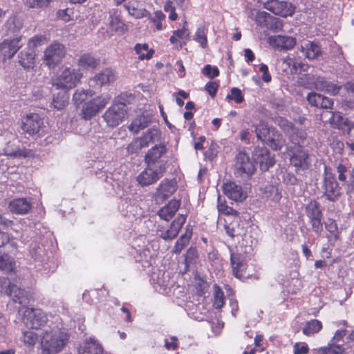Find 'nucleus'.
<instances>
[{
  "label": "nucleus",
  "instance_id": "1",
  "mask_svg": "<svg viewBox=\"0 0 354 354\" xmlns=\"http://www.w3.org/2000/svg\"><path fill=\"white\" fill-rule=\"evenodd\" d=\"M41 240V236L35 237L30 244L29 254L37 270L44 275L50 274L55 272L57 266L53 260L51 252L46 249Z\"/></svg>",
  "mask_w": 354,
  "mask_h": 354
},
{
  "label": "nucleus",
  "instance_id": "2",
  "mask_svg": "<svg viewBox=\"0 0 354 354\" xmlns=\"http://www.w3.org/2000/svg\"><path fill=\"white\" fill-rule=\"evenodd\" d=\"M68 340L67 333L58 327L45 330L41 339L42 354H55L60 352Z\"/></svg>",
  "mask_w": 354,
  "mask_h": 354
},
{
  "label": "nucleus",
  "instance_id": "3",
  "mask_svg": "<svg viewBox=\"0 0 354 354\" xmlns=\"http://www.w3.org/2000/svg\"><path fill=\"white\" fill-rule=\"evenodd\" d=\"M148 245L149 242L143 235L135 238L131 243V255L136 262L141 263L144 269L149 268L153 262L152 254Z\"/></svg>",
  "mask_w": 354,
  "mask_h": 354
},
{
  "label": "nucleus",
  "instance_id": "4",
  "mask_svg": "<svg viewBox=\"0 0 354 354\" xmlns=\"http://www.w3.org/2000/svg\"><path fill=\"white\" fill-rule=\"evenodd\" d=\"M22 133L30 136H43L48 131V126L38 113H31L21 119Z\"/></svg>",
  "mask_w": 354,
  "mask_h": 354
},
{
  "label": "nucleus",
  "instance_id": "5",
  "mask_svg": "<svg viewBox=\"0 0 354 354\" xmlns=\"http://www.w3.org/2000/svg\"><path fill=\"white\" fill-rule=\"evenodd\" d=\"M82 73L79 69L73 67L62 68L53 84L56 88L67 90L74 88L80 81Z\"/></svg>",
  "mask_w": 354,
  "mask_h": 354
},
{
  "label": "nucleus",
  "instance_id": "6",
  "mask_svg": "<svg viewBox=\"0 0 354 354\" xmlns=\"http://www.w3.org/2000/svg\"><path fill=\"white\" fill-rule=\"evenodd\" d=\"M167 151V149L165 144L156 145L151 147L145 155V162L148 167L165 172L167 162L165 156Z\"/></svg>",
  "mask_w": 354,
  "mask_h": 354
},
{
  "label": "nucleus",
  "instance_id": "7",
  "mask_svg": "<svg viewBox=\"0 0 354 354\" xmlns=\"http://www.w3.org/2000/svg\"><path fill=\"white\" fill-rule=\"evenodd\" d=\"M22 322L28 328L38 330L47 324L48 317L42 310L27 307L24 310Z\"/></svg>",
  "mask_w": 354,
  "mask_h": 354
},
{
  "label": "nucleus",
  "instance_id": "8",
  "mask_svg": "<svg viewBox=\"0 0 354 354\" xmlns=\"http://www.w3.org/2000/svg\"><path fill=\"white\" fill-rule=\"evenodd\" d=\"M290 152V162L291 165L295 167L297 171L307 170L310 166L309 153L305 150L302 145L288 147Z\"/></svg>",
  "mask_w": 354,
  "mask_h": 354
},
{
  "label": "nucleus",
  "instance_id": "9",
  "mask_svg": "<svg viewBox=\"0 0 354 354\" xmlns=\"http://www.w3.org/2000/svg\"><path fill=\"white\" fill-rule=\"evenodd\" d=\"M323 176L322 189H324V195L327 200L335 201L340 194L339 187L330 168L326 165H324Z\"/></svg>",
  "mask_w": 354,
  "mask_h": 354
},
{
  "label": "nucleus",
  "instance_id": "10",
  "mask_svg": "<svg viewBox=\"0 0 354 354\" xmlns=\"http://www.w3.org/2000/svg\"><path fill=\"white\" fill-rule=\"evenodd\" d=\"M284 63L289 66H292L291 73H297L299 71L297 82L300 86L313 89L315 77L309 73H302V72H306L309 68L308 64L297 62L291 58L284 60Z\"/></svg>",
  "mask_w": 354,
  "mask_h": 354
},
{
  "label": "nucleus",
  "instance_id": "11",
  "mask_svg": "<svg viewBox=\"0 0 354 354\" xmlns=\"http://www.w3.org/2000/svg\"><path fill=\"white\" fill-rule=\"evenodd\" d=\"M305 211L313 232L317 234H320L323 230V214L320 204L317 201L312 200L306 205Z\"/></svg>",
  "mask_w": 354,
  "mask_h": 354
},
{
  "label": "nucleus",
  "instance_id": "12",
  "mask_svg": "<svg viewBox=\"0 0 354 354\" xmlns=\"http://www.w3.org/2000/svg\"><path fill=\"white\" fill-rule=\"evenodd\" d=\"M126 114V104L115 102L104 113L103 118L108 126L115 127L122 122Z\"/></svg>",
  "mask_w": 354,
  "mask_h": 354
},
{
  "label": "nucleus",
  "instance_id": "13",
  "mask_svg": "<svg viewBox=\"0 0 354 354\" xmlns=\"http://www.w3.org/2000/svg\"><path fill=\"white\" fill-rule=\"evenodd\" d=\"M65 54L64 46L59 42H54L46 48L44 62L49 68H54L62 61Z\"/></svg>",
  "mask_w": 354,
  "mask_h": 354
},
{
  "label": "nucleus",
  "instance_id": "14",
  "mask_svg": "<svg viewBox=\"0 0 354 354\" xmlns=\"http://www.w3.org/2000/svg\"><path fill=\"white\" fill-rule=\"evenodd\" d=\"M255 170V166L250 156L245 152L240 151L236 156L235 171L236 176L250 177Z\"/></svg>",
  "mask_w": 354,
  "mask_h": 354
},
{
  "label": "nucleus",
  "instance_id": "15",
  "mask_svg": "<svg viewBox=\"0 0 354 354\" xmlns=\"http://www.w3.org/2000/svg\"><path fill=\"white\" fill-rule=\"evenodd\" d=\"M110 100V96L102 95L93 98L86 102L82 110V116L85 120H90L95 116L99 111L104 108Z\"/></svg>",
  "mask_w": 354,
  "mask_h": 354
},
{
  "label": "nucleus",
  "instance_id": "16",
  "mask_svg": "<svg viewBox=\"0 0 354 354\" xmlns=\"http://www.w3.org/2000/svg\"><path fill=\"white\" fill-rule=\"evenodd\" d=\"M264 8L272 13L283 17L292 16L295 9L291 3L279 0H268L264 3Z\"/></svg>",
  "mask_w": 354,
  "mask_h": 354
},
{
  "label": "nucleus",
  "instance_id": "17",
  "mask_svg": "<svg viewBox=\"0 0 354 354\" xmlns=\"http://www.w3.org/2000/svg\"><path fill=\"white\" fill-rule=\"evenodd\" d=\"M252 155L254 161L259 165L260 169L263 171L268 170L275 163L274 156L264 147H255Z\"/></svg>",
  "mask_w": 354,
  "mask_h": 354
},
{
  "label": "nucleus",
  "instance_id": "18",
  "mask_svg": "<svg viewBox=\"0 0 354 354\" xmlns=\"http://www.w3.org/2000/svg\"><path fill=\"white\" fill-rule=\"evenodd\" d=\"M186 216L179 214L171 223L170 227L167 229L160 227L158 230V234L160 238L165 241H171L175 239L183 225L185 223Z\"/></svg>",
  "mask_w": 354,
  "mask_h": 354
},
{
  "label": "nucleus",
  "instance_id": "19",
  "mask_svg": "<svg viewBox=\"0 0 354 354\" xmlns=\"http://www.w3.org/2000/svg\"><path fill=\"white\" fill-rule=\"evenodd\" d=\"M127 199L126 198L122 200L121 212L127 222L133 223L143 216L144 211L136 203L128 201Z\"/></svg>",
  "mask_w": 354,
  "mask_h": 354
},
{
  "label": "nucleus",
  "instance_id": "20",
  "mask_svg": "<svg viewBox=\"0 0 354 354\" xmlns=\"http://www.w3.org/2000/svg\"><path fill=\"white\" fill-rule=\"evenodd\" d=\"M201 299L202 301H201L198 299L197 304H194L193 301H188L185 308L187 315L193 319L199 322L205 319L209 309V306L207 305L204 298Z\"/></svg>",
  "mask_w": 354,
  "mask_h": 354
},
{
  "label": "nucleus",
  "instance_id": "21",
  "mask_svg": "<svg viewBox=\"0 0 354 354\" xmlns=\"http://www.w3.org/2000/svg\"><path fill=\"white\" fill-rule=\"evenodd\" d=\"M229 250L233 274L236 278L242 280L246 277L248 263L245 258L239 253H233L230 248H229Z\"/></svg>",
  "mask_w": 354,
  "mask_h": 354
},
{
  "label": "nucleus",
  "instance_id": "22",
  "mask_svg": "<svg viewBox=\"0 0 354 354\" xmlns=\"http://www.w3.org/2000/svg\"><path fill=\"white\" fill-rule=\"evenodd\" d=\"M222 188L224 194L233 201L242 202L247 198L246 192L235 182H227L223 185Z\"/></svg>",
  "mask_w": 354,
  "mask_h": 354
},
{
  "label": "nucleus",
  "instance_id": "23",
  "mask_svg": "<svg viewBox=\"0 0 354 354\" xmlns=\"http://www.w3.org/2000/svg\"><path fill=\"white\" fill-rule=\"evenodd\" d=\"M21 37H16L12 39H5L0 43V53L4 59L12 58L22 46Z\"/></svg>",
  "mask_w": 354,
  "mask_h": 354
},
{
  "label": "nucleus",
  "instance_id": "24",
  "mask_svg": "<svg viewBox=\"0 0 354 354\" xmlns=\"http://www.w3.org/2000/svg\"><path fill=\"white\" fill-rule=\"evenodd\" d=\"M104 350L94 336L86 338L78 348V354H104Z\"/></svg>",
  "mask_w": 354,
  "mask_h": 354
},
{
  "label": "nucleus",
  "instance_id": "25",
  "mask_svg": "<svg viewBox=\"0 0 354 354\" xmlns=\"http://www.w3.org/2000/svg\"><path fill=\"white\" fill-rule=\"evenodd\" d=\"M163 171L154 167H147L137 177V181L142 186H147L156 182L161 178Z\"/></svg>",
  "mask_w": 354,
  "mask_h": 354
},
{
  "label": "nucleus",
  "instance_id": "26",
  "mask_svg": "<svg viewBox=\"0 0 354 354\" xmlns=\"http://www.w3.org/2000/svg\"><path fill=\"white\" fill-rule=\"evenodd\" d=\"M115 78V72L111 68H106L91 78L89 81V84L91 86L95 85L99 86H106L113 83Z\"/></svg>",
  "mask_w": 354,
  "mask_h": 354
},
{
  "label": "nucleus",
  "instance_id": "27",
  "mask_svg": "<svg viewBox=\"0 0 354 354\" xmlns=\"http://www.w3.org/2000/svg\"><path fill=\"white\" fill-rule=\"evenodd\" d=\"M151 280L154 284L156 290L160 294H167L168 287L170 285L169 274L168 272L158 271V273L153 272L151 276Z\"/></svg>",
  "mask_w": 354,
  "mask_h": 354
},
{
  "label": "nucleus",
  "instance_id": "28",
  "mask_svg": "<svg viewBox=\"0 0 354 354\" xmlns=\"http://www.w3.org/2000/svg\"><path fill=\"white\" fill-rule=\"evenodd\" d=\"M306 99L312 106L317 108L328 109H331L333 105V102L331 99L315 92L309 93Z\"/></svg>",
  "mask_w": 354,
  "mask_h": 354
},
{
  "label": "nucleus",
  "instance_id": "29",
  "mask_svg": "<svg viewBox=\"0 0 354 354\" xmlns=\"http://www.w3.org/2000/svg\"><path fill=\"white\" fill-rule=\"evenodd\" d=\"M340 86L333 82L328 81L325 77H317L315 79L313 88L320 91H326L331 95L338 93Z\"/></svg>",
  "mask_w": 354,
  "mask_h": 354
},
{
  "label": "nucleus",
  "instance_id": "30",
  "mask_svg": "<svg viewBox=\"0 0 354 354\" xmlns=\"http://www.w3.org/2000/svg\"><path fill=\"white\" fill-rule=\"evenodd\" d=\"M180 206V200H171L159 209L158 214L161 219L169 221L175 215Z\"/></svg>",
  "mask_w": 354,
  "mask_h": 354
},
{
  "label": "nucleus",
  "instance_id": "31",
  "mask_svg": "<svg viewBox=\"0 0 354 354\" xmlns=\"http://www.w3.org/2000/svg\"><path fill=\"white\" fill-rule=\"evenodd\" d=\"M30 201L27 198H19L12 200L9 204L10 210L17 214H24L31 209Z\"/></svg>",
  "mask_w": 354,
  "mask_h": 354
},
{
  "label": "nucleus",
  "instance_id": "32",
  "mask_svg": "<svg viewBox=\"0 0 354 354\" xmlns=\"http://www.w3.org/2000/svg\"><path fill=\"white\" fill-rule=\"evenodd\" d=\"M35 51L33 49L30 48L28 46L21 50L19 55V63L24 68H30L34 66Z\"/></svg>",
  "mask_w": 354,
  "mask_h": 354
},
{
  "label": "nucleus",
  "instance_id": "33",
  "mask_svg": "<svg viewBox=\"0 0 354 354\" xmlns=\"http://www.w3.org/2000/svg\"><path fill=\"white\" fill-rule=\"evenodd\" d=\"M69 95L66 90H62L54 93L50 103V107L59 111L64 109L68 104Z\"/></svg>",
  "mask_w": 354,
  "mask_h": 354
},
{
  "label": "nucleus",
  "instance_id": "34",
  "mask_svg": "<svg viewBox=\"0 0 354 354\" xmlns=\"http://www.w3.org/2000/svg\"><path fill=\"white\" fill-rule=\"evenodd\" d=\"M285 143L286 140L281 133L274 128L273 130H271L270 135L268 136V139L265 145H268L273 150L279 151L285 145Z\"/></svg>",
  "mask_w": 354,
  "mask_h": 354
},
{
  "label": "nucleus",
  "instance_id": "35",
  "mask_svg": "<svg viewBox=\"0 0 354 354\" xmlns=\"http://www.w3.org/2000/svg\"><path fill=\"white\" fill-rule=\"evenodd\" d=\"M329 122L333 127L337 128L339 129L348 131L351 130L348 120L344 117L340 112L330 113Z\"/></svg>",
  "mask_w": 354,
  "mask_h": 354
},
{
  "label": "nucleus",
  "instance_id": "36",
  "mask_svg": "<svg viewBox=\"0 0 354 354\" xmlns=\"http://www.w3.org/2000/svg\"><path fill=\"white\" fill-rule=\"evenodd\" d=\"M161 133L160 130L156 127H152L144 133L139 140L144 147H147L150 144L158 142Z\"/></svg>",
  "mask_w": 354,
  "mask_h": 354
},
{
  "label": "nucleus",
  "instance_id": "37",
  "mask_svg": "<svg viewBox=\"0 0 354 354\" xmlns=\"http://www.w3.org/2000/svg\"><path fill=\"white\" fill-rule=\"evenodd\" d=\"M14 303H17L21 306H26L29 302L30 295L25 290L18 288L16 285L12 289L11 294H8Z\"/></svg>",
  "mask_w": 354,
  "mask_h": 354
},
{
  "label": "nucleus",
  "instance_id": "38",
  "mask_svg": "<svg viewBox=\"0 0 354 354\" xmlns=\"http://www.w3.org/2000/svg\"><path fill=\"white\" fill-rule=\"evenodd\" d=\"M23 27L22 20L15 15L10 17L3 27V30L8 35L17 34Z\"/></svg>",
  "mask_w": 354,
  "mask_h": 354
},
{
  "label": "nucleus",
  "instance_id": "39",
  "mask_svg": "<svg viewBox=\"0 0 354 354\" xmlns=\"http://www.w3.org/2000/svg\"><path fill=\"white\" fill-rule=\"evenodd\" d=\"M175 191L176 188L174 183L168 180H164L158 187L156 195L158 198L165 200L171 196Z\"/></svg>",
  "mask_w": 354,
  "mask_h": 354
},
{
  "label": "nucleus",
  "instance_id": "40",
  "mask_svg": "<svg viewBox=\"0 0 354 354\" xmlns=\"http://www.w3.org/2000/svg\"><path fill=\"white\" fill-rule=\"evenodd\" d=\"M300 50L303 55L309 59H315L320 54V48L313 41L304 42L301 45Z\"/></svg>",
  "mask_w": 354,
  "mask_h": 354
},
{
  "label": "nucleus",
  "instance_id": "41",
  "mask_svg": "<svg viewBox=\"0 0 354 354\" xmlns=\"http://www.w3.org/2000/svg\"><path fill=\"white\" fill-rule=\"evenodd\" d=\"M30 329L23 330L19 337L24 346L28 348H33L38 341V335Z\"/></svg>",
  "mask_w": 354,
  "mask_h": 354
},
{
  "label": "nucleus",
  "instance_id": "42",
  "mask_svg": "<svg viewBox=\"0 0 354 354\" xmlns=\"http://www.w3.org/2000/svg\"><path fill=\"white\" fill-rule=\"evenodd\" d=\"M109 20L111 32H114L118 35H122L127 31L128 26L118 16L111 15Z\"/></svg>",
  "mask_w": 354,
  "mask_h": 354
},
{
  "label": "nucleus",
  "instance_id": "43",
  "mask_svg": "<svg viewBox=\"0 0 354 354\" xmlns=\"http://www.w3.org/2000/svg\"><path fill=\"white\" fill-rule=\"evenodd\" d=\"M3 154L12 158H25L28 156V153L26 149H20L18 145L8 142L3 149Z\"/></svg>",
  "mask_w": 354,
  "mask_h": 354
},
{
  "label": "nucleus",
  "instance_id": "44",
  "mask_svg": "<svg viewBox=\"0 0 354 354\" xmlns=\"http://www.w3.org/2000/svg\"><path fill=\"white\" fill-rule=\"evenodd\" d=\"M150 121V118L148 115H139L132 121L129 126V129L133 133H137L140 130L147 127Z\"/></svg>",
  "mask_w": 354,
  "mask_h": 354
},
{
  "label": "nucleus",
  "instance_id": "45",
  "mask_svg": "<svg viewBox=\"0 0 354 354\" xmlns=\"http://www.w3.org/2000/svg\"><path fill=\"white\" fill-rule=\"evenodd\" d=\"M192 234V230L187 226L185 233L182 234L177 240L172 249V252L176 254H180L182 250L189 243Z\"/></svg>",
  "mask_w": 354,
  "mask_h": 354
},
{
  "label": "nucleus",
  "instance_id": "46",
  "mask_svg": "<svg viewBox=\"0 0 354 354\" xmlns=\"http://www.w3.org/2000/svg\"><path fill=\"white\" fill-rule=\"evenodd\" d=\"M272 127H269L267 124L263 122H261L259 124L254 126V131L256 133L257 138L266 143L270 136L271 130H273Z\"/></svg>",
  "mask_w": 354,
  "mask_h": 354
},
{
  "label": "nucleus",
  "instance_id": "47",
  "mask_svg": "<svg viewBox=\"0 0 354 354\" xmlns=\"http://www.w3.org/2000/svg\"><path fill=\"white\" fill-rule=\"evenodd\" d=\"M99 64V61L90 54H84L78 59V65L86 70H93Z\"/></svg>",
  "mask_w": 354,
  "mask_h": 354
},
{
  "label": "nucleus",
  "instance_id": "48",
  "mask_svg": "<svg viewBox=\"0 0 354 354\" xmlns=\"http://www.w3.org/2000/svg\"><path fill=\"white\" fill-rule=\"evenodd\" d=\"M263 196L273 203H279L281 198V194L279 188L274 185H268L265 187Z\"/></svg>",
  "mask_w": 354,
  "mask_h": 354
},
{
  "label": "nucleus",
  "instance_id": "49",
  "mask_svg": "<svg viewBox=\"0 0 354 354\" xmlns=\"http://www.w3.org/2000/svg\"><path fill=\"white\" fill-rule=\"evenodd\" d=\"M344 351V346L335 344L329 342L326 346L317 348L316 354H342Z\"/></svg>",
  "mask_w": 354,
  "mask_h": 354
},
{
  "label": "nucleus",
  "instance_id": "50",
  "mask_svg": "<svg viewBox=\"0 0 354 354\" xmlns=\"http://www.w3.org/2000/svg\"><path fill=\"white\" fill-rule=\"evenodd\" d=\"M224 229L226 234L232 239H234L237 236H241L243 232V230L241 227L239 220L238 218L234 219L230 223H226L224 225Z\"/></svg>",
  "mask_w": 354,
  "mask_h": 354
},
{
  "label": "nucleus",
  "instance_id": "51",
  "mask_svg": "<svg viewBox=\"0 0 354 354\" xmlns=\"http://www.w3.org/2000/svg\"><path fill=\"white\" fill-rule=\"evenodd\" d=\"M15 262L8 254L0 252V270L5 272H10L15 269Z\"/></svg>",
  "mask_w": 354,
  "mask_h": 354
},
{
  "label": "nucleus",
  "instance_id": "52",
  "mask_svg": "<svg viewBox=\"0 0 354 354\" xmlns=\"http://www.w3.org/2000/svg\"><path fill=\"white\" fill-rule=\"evenodd\" d=\"M322 328V324L319 320L311 319L308 322L302 329L305 335L310 336L318 333Z\"/></svg>",
  "mask_w": 354,
  "mask_h": 354
},
{
  "label": "nucleus",
  "instance_id": "53",
  "mask_svg": "<svg viewBox=\"0 0 354 354\" xmlns=\"http://www.w3.org/2000/svg\"><path fill=\"white\" fill-rule=\"evenodd\" d=\"M134 50L139 55L140 60L151 59L154 53L153 50H149V46L147 44H137L134 47Z\"/></svg>",
  "mask_w": 354,
  "mask_h": 354
},
{
  "label": "nucleus",
  "instance_id": "54",
  "mask_svg": "<svg viewBox=\"0 0 354 354\" xmlns=\"http://www.w3.org/2000/svg\"><path fill=\"white\" fill-rule=\"evenodd\" d=\"M213 306L219 309L223 307L225 304V297L223 290L216 284L213 287Z\"/></svg>",
  "mask_w": 354,
  "mask_h": 354
},
{
  "label": "nucleus",
  "instance_id": "55",
  "mask_svg": "<svg viewBox=\"0 0 354 354\" xmlns=\"http://www.w3.org/2000/svg\"><path fill=\"white\" fill-rule=\"evenodd\" d=\"M194 40L200 44L203 48H205L207 46V29L204 26H199L194 36Z\"/></svg>",
  "mask_w": 354,
  "mask_h": 354
},
{
  "label": "nucleus",
  "instance_id": "56",
  "mask_svg": "<svg viewBox=\"0 0 354 354\" xmlns=\"http://www.w3.org/2000/svg\"><path fill=\"white\" fill-rule=\"evenodd\" d=\"M93 95V92L90 90L77 89L73 95V101L76 106H79L86 100L88 96L92 97Z\"/></svg>",
  "mask_w": 354,
  "mask_h": 354
},
{
  "label": "nucleus",
  "instance_id": "57",
  "mask_svg": "<svg viewBox=\"0 0 354 354\" xmlns=\"http://www.w3.org/2000/svg\"><path fill=\"white\" fill-rule=\"evenodd\" d=\"M277 45L283 49H291L296 44L295 38L290 36H281L279 35L276 39Z\"/></svg>",
  "mask_w": 354,
  "mask_h": 354
},
{
  "label": "nucleus",
  "instance_id": "58",
  "mask_svg": "<svg viewBox=\"0 0 354 354\" xmlns=\"http://www.w3.org/2000/svg\"><path fill=\"white\" fill-rule=\"evenodd\" d=\"M271 19L272 16L265 11H259L255 16V21L257 25L266 28L269 27V23Z\"/></svg>",
  "mask_w": 354,
  "mask_h": 354
},
{
  "label": "nucleus",
  "instance_id": "59",
  "mask_svg": "<svg viewBox=\"0 0 354 354\" xmlns=\"http://www.w3.org/2000/svg\"><path fill=\"white\" fill-rule=\"evenodd\" d=\"M306 138V133L302 130L293 129L292 134L290 135V140L295 145V146H298V142L299 145H301V143L304 142V140Z\"/></svg>",
  "mask_w": 354,
  "mask_h": 354
},
{
  "label": "nucleus",
  "instance_id": "60",
  "mask_svg": "<svg viewBox=\"0 0 354 354\" xmlns=\"http://www.w3.org/2000/svg\"><path fill=\"white\" fill-rule=\"evenodd\" d=\"M165 19V15L161 10H157L153 15L150 17V20L153 22L157 30L162 28V21Z\"/></svg>",
  "mask_w": 354,
  "mask_h": 354
},
{
  "label": "nucleus",
  "instance_id": "61",
  "mask_svg": "<svg viewBox=\"0 0 354 354\" xmlns=\"http://www.w3.org/2000/svg\"><path fill=\"white\" fill-rule=\"evenodd\" d=\"M46 42V37L44 35H35L30 38L28 42V46L35 50V48L44 45Z\"/></svg>",
  "mask_w": 354,
  "mask_h": 354
},
{
  "label": "nucleus",
  "instance_id": "62",
  "mask_svg": "<svg viewBox=\"0 0 354 354\" xmlns=\"http://www.w3.org/2000/svg\"><path fill=\"white\" fill-rule=\"evenodd\" d=\"M14 286L8 278L0 277V292L6 295L11 294Z\"/></svg>",
  "mask_w": 354,
  "mask_h": 354
},
{
  "label": "nucleus",
  "instance_id": "63",
  "mask_svg": "<svg viewBox=\"0 0 354 354\" xmlns=\"http://www.w3.org/2000/svg\"><path fill=\"white\" fill-rule=\"evenodd\" d=\"M227 98L231 100H234L237 104H241L244 100V97L242 95L241 91L236 87L231 89L230 94L227 95Z\"/></svg>",
  "mask_w": 354,
  "mask_h": 354
},
{
  "label": "nucleus",
  "instance_id": "64",
  "mask_svg": "<svg viewBox=\"0 0 354 354\" xmlns=\"http://www.w3.org/2000/svg\"><path fill=\"white\" fill-rule=\"evenodd\" d=\"M197 258V251L196 248L190 247L185 254V263L186 267L193 263Z\"/></svg>",
  "mask_w": 354,
  "mask_h": 354
}]
</instances>
